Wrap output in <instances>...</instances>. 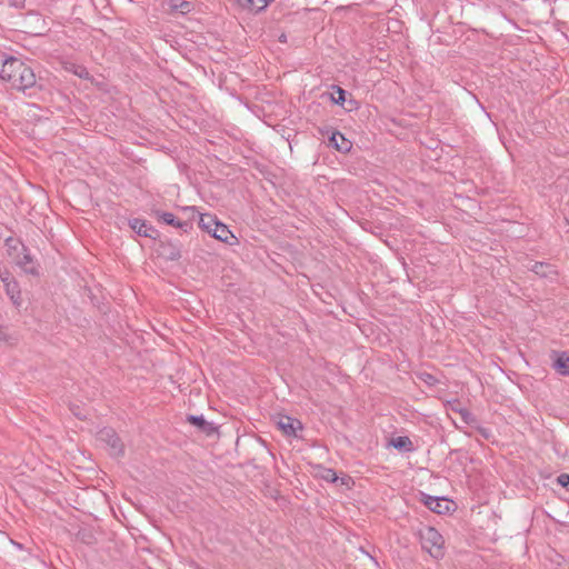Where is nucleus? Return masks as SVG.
<instances>
[{
	"instance_id": "obj_17",
	"label": "nucleus",
	"mask_w": 569,
	"mask_h": 569,
	"mask_svg": "<svg viewBox=\"0 0 569 569\" xmlns=\"http://www.w3.org/2000/svg\"><path fill=\"white\" fill-rule=\"evenodd\" d=\"M389 446L393 447L400 452H412L415 450L411 439L407 436H398L391 438Z\"/></svg>"
},
{
	"instance_id": "obj_8",
	"label": "nucleus",
	"mask_w": 569,
	"mask_h": 569,
	"mask_svg": "<svg viewBox=\"0 0 569 569\" xmlns=\"http://www.w3.org/2000/svg\"><path fill=\"white\" fill-rule=\"evenodd\" d=\"M3 286L7 296L16 308H20L22 305L21 290L19 282L11 276L8 269H4Z\"/></svg>"
},
{
	"instance_id": "obj_4",
	"label": "nucleus",
	"mask_w": 569,
	"mask_h": 569,
	"mask_svg": "<svg viewBox=\"0 0 569 569\" xmlns=\"http://www.w3.org/2000/svg\"><path fill=\"white\" fill-rule=\"evenodd\" d=\"M181 243L171 239L164 238L158 240L156 252L159 258L166 261H178L181 258Z\"/></svg>"
},
{
	"instance_id": "obj_18",
	"label": "nucleus",
	"mask_w": 569,
	"mask_h": 569,
	"mask_svg": "<svg viewBox=\"0 0 569 569\" xmlns=\"http://www.w3.org/2000/svg\"><path fill=\"white\" fill-rule=\"evenodd\" d=\"M331 90H332V92L330 93V100L335 104L345 106L346 98L349 96V92L337 84H332Z\"/></svg>"
},
{
	"instance_id": "obj_28",
	"label": "nucleus",
	"mask_w": 569,
	"mask_h": 569,
	"mask_svg": "<svg viewBox=\"0 0 569 569\" xmlns=\"http://www.w3.org/2000/svg\"><path fill=\"white\" fill-rule=\"evenodd\" d=\"M475 429H476V430L479 432V435H480L482 438H485L486 440H489V439L492 437V432H491V430H490L489 428H485V427H482V426L478 425V426H476V428H475Z\"/></svg>"
},
{
	"instance_id": "obj_32",
	"label": "nucleus",
	"mask_w": 569,
	"mask_h": 569,
	"mask_svg": "<svg viewBox=\"0 0 569 569\" xmlns=\"http://www.w3.org/2000/svg\"><path fill=\"white\" fill-rule=\"evenodd\" d=\"M72 413L78 417L79 419H86V416H80L79 410H76L74 408H71Z\"/></svg>"
},
{
	"instance_id": "obj_20",
	"label": "nucleus",
	"mask_w": 569,
	"mask_h": 569,
	"mask_svg": "<svg viewBox=\"0 0 569 569\" xmlns=\"http://www.w3.org/2000/svg\"><path fill=\"white\" fill-rule=\"evenodd\" d=\"M459 415L466 425H468L472 428H476V426L479 425V420L477 419V417L472 412H470L467 408L463 410H459Z\"/></svg>"
},
{
	"instance_id": "obj_12",
	"label": "nucleus",
	"mask_w": 569,
	"mask_h": 569,
	"mask_svg": "<svg viewBox=\"0 0 569 569\" xmlns=\"http://www.w3.org/2000/svg\"><path fill=\"white\" fill-rule=\"evenodd\" d=\"M278 427L288 437H297V430L303 428L298 419H293L289 416L281 417L278 421Z\"/></svg>"
},
{
	"instance_id": "obj_16",
	"label": "nucleus",
	"mask_w": 569,
	"mask_h": 569,
	"mask_svg": "<svg viewBox=\"0 0 569 569\" xmlns=\"http://www.w3.org/2000/svg\"><path fill=\"white\" fill-rule=\"evenodd\" d=\"M529 270L540 278H551L558 274L556 267L545 261H536L531 267H529Z\"/></svg>"
},
{
	"instance_id": "obj_6",
	"label": "nucleus",
	"mask_w": 569,
	"mask_h": 569,
	"mask_svg": "<svg viewBox=\"0 0 569 569\" xmlns=\"http://www.w3.org/2000/svg\"><path fill=\"white\" fill-rule=\"evenodd\" d=\"M153 213L159 221H161L168 226L178 228L186 233L193 229V222H192L191 217H189L188 220H180L171 212L154 210Z\"/></svg>"
},
{
	"instance_id": "obj_11",
	"label": "nucleus",
	"mask_w": 569,
	"mask_h": 569,
	"mask_svg": "<svg viewBox=\"0 0 569 569\" xmlns=\"http://www.w3.org/2000/svg\"><path fill=\"white\" fill-rule=\"evenodd\" d=\"M186 211L191 212L192 221L196 217L199 218L198 226L201 230L208 232L212 237V229L216 227L218 221L217 217L210 213H199L194 207L186 208Z\"/></svg>"
},
{
	"instance_id": "obj_10",
	"label": "nucleus",
	"mask_w": 569,
	"mask_h": 569,
	"mask_svg": "<svg viewBox=\"0 0 569 569\" xmlns=\"http://www.w3.org/2000/svg\"><path fill=\"white\" fill-rule=\"evenodd\" d=\"M186 421L207 437H212L219 432L218 426L213 422L207 421L202 415H187Z\"/></svg>"
},
{
	"instance_id": "obj_19",
	"label": "nucleus",
	"mask_w": 569,
	"mask_h": 569,
	"mask_svg": "<svg viewBox=\"0 0 569 569\" xmlns=\"http://www.w3.org/2000/svg\"><path fill=\"white\" fill-rule=\"evenodd\" d=\"M170 8L173 11H179L182 14L190 12L193 8L190 1L186 0H170Z\"/></svg>"
},
{
	"instance_id": "obj_23",
	"label": "nucleus",
	"mask_w": 569,
	"mask_h": 569,
	"mask_svg": "<svg viewBox=\"0 0 569 569\" xmlns=\"http://www.w3.org/2000/svg\"><path fill=\"white\" fill-rule=\"evenodd\" d=\"M71 71L73 72V74H76L80 79L88 80L91 78L90 72L88 71V69L84 66L73 64Z\"/></svg>"
},
{
	"instance_id": "obj_30",
	"label": "nucleus",
	"mask_w": 569,
	"mask_h": 569,
	"mask_svg": "<svg viewBox=\"0 0 569 569\" xmlns=\"http://www.w3.org/2000/svg\"><path fill=\"white\" fill-rule=\"evenodd\" d=\"M8 340L7 328L0 323V342Z\"/></svg>"
},
{
	"instance_id": "obj_27",
	"label": "nucleus",
	"mask_w": 569,
	"mask_h": 569,
	"mask_svg": "<svg viewBox=\"0 0 569 569\" xmlns=\"http://www.w3.org/2000/svg\"><path fill=\"white\" fill-rule=\"evenodd\" d=\"M556 482L566 488L567 490H569V473H560L557 479H556Z\"/></svg>"
},
{
	"instance_id": "obj_26",
	"label": "nucleus",
	"mask_w": 569,
	"mask_h": 569,
	"mask_svg": "<svg viewBox=\"0 0 569 569\" xmlns=\"http://www.w3.org/2000/svg\"><path fill=\"white\" fill-rule=\"evenodd\" d=\"M4 244L6 247L8 248L9 251L11 250H17L18 246L21 244V241L20 240H17L12 237H8L6 240H4Z\"/></svg>"
},
{
	"instance_id": "obj_9",
	"label": "nucleus",
	"mask_w": 569,
	"mask_h": 569,
	"mask_svg": "<svg viewBox=\"0 0 569 569\" xmlns=\"http://www.w3.org/2000/svg\"><path fill=\"white\" fill-rule=\"evenodd\" d=\"M128 226L140 237L153 240H157L160 237L159 231L144 219H128Z\"/></svg>"
},
{
	"instance_id": "obj_2",
	"label": "nucleus",
	"mask_w": 569,
	"mask_h": 569,
	"mask_svg": "<svg viewBox=\"0 0 569 569\" xmlns=\"http://www.w3.org/2000/svg\"><path fill=\"white\" fill-rule=\"evenodd\" d=\"M421 548L426 550L432 558L440 559L445 556L442 535L433 527L426 526L418 531Z\"/></svg>"
},
{
	"instance_id": "obj_21",
	"label": "nucleus",
	"mask_w": 569,
	"mask_h": 569,
	"mask_svg": "<svg viewBox=\"0 0 569 569\" xmlns=\"http://www.w3.org/2000/svg\"><path fill=\"white\" fill-rule=\"evenodd\" d=\"M271 0H246V7L256 12L264 10Z\"/></svg>"
},
{
	"instance_id": "obj_14",
	"label": "nucleus",
	"mask_w": 569,
	"mask_h": 569,
	"mask_svg": "<svg viewBox=\"0 0 569 569\" xmlns=\"http://www.w3.org/2000/svg\"><path fill=\"white\" fill-rule=\"evenodd\" d=\"M212 237L228 244H233L237 242V238L233 236V233L224 223L219 220L217 221L216 227L212 229Z\"/></svg>"
},
{
	"instance_id": "obj_7",
	"label": "nucleus",
	"mask_w": 569,
	"mask_h": 569,
	"mask_svg": "<svg viewBox=\"0 0 569 569\" xmlns=\"http://www.w3.org/2000/svg\"><path fill=\"white\" fill-rule=\"evenodd\" d=\"M421 502L432 512L446 515L450 511L451 500L446 497H433L421 492Z\"/></svg>"
},
{
	"instance_id": "obj_5",
	"label": "nucleus",
	"mask_w": 569,
	"mask_h": 569,
	"mask_svg": "<svg viewBox=\"0 0 569 569\" xmlns=\"http://www.w3.org/2000/svg\"><path fill=\"white\" fill-rule=\"evenodd\" d=\"M322 134H328V146L341 153H347L352 148V142L340 131L333 128L320 129Z\"/></svg>"
},
{
	"instance_id": "obj_1",
	"label": "nucleus",
	"mask_w": 569,
	"mask_h": 569,
	"mask_svg": "<svg viewBox=\"0 0 569 569\" xmlns=\"http://www.w3.org/2000/svg\"><path fill=\"white\" fill-rule=\"evenodd\" d=\"M0 79L23 93L37 87L41 89L37 83L33 69L19 58L7 53L0 54Z\"/></svg>"
},
{
	"instance_id": "obj_24",
	"label": "nucleus",
	"mask_w": 569,
	"mask_h": 569,
	"mask_svg": "<svg viewBox=\"0 0 569 569\" xmlns=\"http://www.w3.org/2000/svg\"><path fill=\"white\" fill-rule=\"evenodd\" d=\"M342 107L345 108L346 111L351 112L360 108V102L356 100L351 93H349V98H346V103Z\"/></svg>"
},
{
	"instance_id": "obj_25",
	"label": "nucleus",
	"mask_w": 569,
	"mask_h": 569,
	"mask_svg": "<svg viewBox=\"0 0 569 569\" xmlns=\"http://www.w3.org/2000/svg\"><path fill=\"white\" fill-rule=\"evenodd\" d=\"M321 478L328 482H336L338 480V476H337V472L336 470H333L332 468H325L323 469V472L321 475Z\"/></svg>"
},
{
	"instance_id": "obj_29",
	"label": "nucleus",
	"mask_w": 569,
	"mask_h": 569,
	"mask_svg": "<svg viewBox=\"0 0 569 569\" xmlns=\"http://www.w3.org/2000/svg\"><path fill=\"white\" fill-rule=\"evenodd\" d=\"M448 406H449L450 410L458 412V413H459V410L466 409L465 407L461 406V402L458 399L449 401Z\"/></svg>"
},
{
	"instance_id": "obj_3",
	"label": "nucleus",
	"mask_w": 569,
	"mask_h": 569,
	"mask_svg": "<svg viewBox=\"0 0 569 569\" xmlns=\"http://www.w3.org/2000/svg\"><path fill=\"white\" fill-rule=\"evenodd\" d=\"M97 440L104 443L110 449V455L113 457H122L124 455V445L111 427H103L97 432Z\"/></svg>"
},
{
	"instance_id": "obj_31",
	"label": "nucleus",
	"mask_w": 569,
	"mask_h": 569,
	"mask_svg": "<svg viewBox=\"0 0 569 569\" xmlns=\"http://www.w3.org/2000/svg\"><path fill=\"white\" fill-rule=\"evenodd\" d=\"M9 3L16 8H23L26 0H8Z\"/></svg>"
},
{
	"instance_id": "obj_13",
	"label": "nucleus",
	"mask_w": 569,
	"mask_h": 569,
	"mask_svg": "<svg viewBox=\"0 0 569 569\" xmlns=\"http://www.w3.org/2000/svg\"><path fill=\"white\" fill-rule=\"evenodd\" d=\"M22 251H23L22 257L18 261V264L20 266V268L26 273H29L32 276H39V268H38L39 266L33 260V257L31 256V253L29 252L28 248L24 244H22Z\"/></svg>"
},
{
	"instance_id": "obj_22",
	"label": "nucleus",
	"mask_w": 569,
	"mask_h": 569,
	"mask_svg": "<svg viewBox=\"0 0 569 569\" xmlns=\"http://www.w3.org/2000/svg\"><path fill=\"white\" fill-rule=\"evenodd\" d=\"M417 378L428 387H433L439 382V380L432 373L427 371L418 372Z\"/></svg>"
},
{
	"instance_id": "obj_15",
	"label": "nucleus",
	"mask_w": 569,
	"mask_h": 569,
	"mask_svg": "<svg viewBox=\"0 0 569 569\" xmlns=\"http://www.w3.org/2000/svg\"><path fill=\"white\" fill-rule=\"evenodd\" d=\"M552 368L557 373L563 377H569V355L566 351H553Z\"/></svg>"
}]
</instances>
